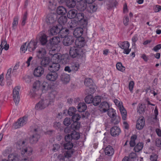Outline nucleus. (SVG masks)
I'll return each instance as SVG.
<instances>
[{
	"mask_svg": "<svg viewBox=\"0 0 161 161\" xmlns=\"http://www.w3.org/2000/svg\"><path fill=\"white\" fill-rule=\"evenodd\" d=\"M25 142L23 140L18 141L16 143L17 147L21 150V154L31 155L32 154L33 149L30 147L25 146Z\"/></svg>",
	"mask_w": 161,
	"mask_h": 161,
	"instance_id": "nucleus-2",
	"label": "nucleus"
},
{
	"mask_svg": "<svg viewBox=\"0 0 161 161\" xmlns=\"http://www.w3.org/2000/svg\"><path fill=\"white\" fill-rule=\"evenodd\" d=\"M40 35V36L39 38V40L41 44L42 45H45L47 42V36L42 32H41Z\"/></svg>",
	"mask_w": 161,
	"mask_h": 161,
	"instance_id": "nucleus-24",
	"label": "nucleus"
},
{
	"mask_svg": "<svg viewBox=\"0 0 161 161\" xmlns=\"http://www.w3.org/2000/svg\"><path fill=\"white\" fill-rule=\"evenodd\" d=\"M84 83L85 85L88 87L93 86L94 85L93 80L90 78H86L84 80Z\"/></svg>",
	"mask_w": 161,
	"mask_h": 161,
	"instance_id": "nucleus-38",
	"label": "nucleus"
},
{
	"mask_svg": "<svg viewBox=\"0 0 161 161\" xmlns=\"http://www.w3.org/2000/svg\"><path fill=\"white\" fill-rule=\"evenodd\" d=\"M117 4V2L115 0H109L108 3L107 4L108 9L112 8L114 7H116Z\"/></svg>",
	"mask_w": 161,
	"mask_h": 161,
	"instance_id": "nucleus-37",
	"label": "nucleus"
},
{
	"mask_svg": "<svg viewBox=\"0 0 161 161\" xmlns=\"http://www.w3.org/2000/svg\"><path fill=\"white\" fill-rule=\"evenodd\" d=\"M60 65L58 63L51 62L49 67V70L50 71L56 72L60 69Z\"/></svg>",
	"mask_w": 161,
	"mask_h": 161,
	"instance_id": "nucleus-13",
	"label": "nucleus"
},
{
	"mask_svg": "<svg viewBox=\"0 0 161 161\" xmlns=\"http://www.w3.org/2000/svg\"><path fill=\"white\" fill-rule=\"evenodd\" d=\"M50 62L49 58L47 57H44L41 62V64L42 66L46 67L48 64Z\"/></svg>",
	"mask_w": 161,
	"mask_h": 161,
	"instance_id": "nucleus-43",
	"label": "nucleus"
},
{
	"mask_svg": "<svg viewBox=\"0 0 161 161\" xmlns=\"http://www.w3.org/2000/svg\"><path fill=\"white\" fill-rule=\"evenodd\" d=\"M88 4V6H87L86 9L89 12L92 13L96 11L97 9V7L96 5L92 3Z\"/></svg>",
	"mask_w": 161,
	"mask_h": 161,
	"instance_id": "nucleus-28",
	"label": "nucleus"
},
{
	"mask_svg": "<svg viewBox=\"0 0 161 161\" xmlns=\"http://www.w3.org/2000/svg\"><path fill=\"white\" fill-rule=\"evenodd\" d=\"M67 18L65 16H61L58 19V22L59 25L61 26L62 25H64L67 22Z\"/></svg>",
	"mask_w": 161,
	"mask_h": 161,
	"instance_id": "nucleus-35",
	"label": "nucleus"
},
{
	"mask_svg": "<svg viewBox=\"0 0 161 161\" xmlns=\"http://www.w3.org/2000/svg\"><path fill=\"white\" fill-rule=\"evenodd\" d=\"M84 15L82 13H77L75 17V20L77 22H79L81 25H86L87 24V20L84 18Z\"/></svg>",
	"mask_w": 161,
	"mask_h": 161,
	"instance_id": "nucleus-6",
	"label": "nucleus"
},
{
	"mask_svg": "<svg viewBox=\"0 0 161 161\" xmlns=\"http://www.w3.org/2000/svg\"><path fill=\"white\" fill-rule=\"evenodd\" d=\"M158 155L155 153H152L150 156V159L151 161H156L157 160Z\"/></svg>",
	"mask_w": 161,
	"mask_h": 161,
	"instance_id": "nucleus-59",
	"label": "nucleus"
},
{
	"mask_svg": "<svg viewBox=\"0 0 161 161\" xmlns=\"http://www.w3.org/2000/svg\"><path fill=\"white\" fill-rule=\"evenodd\" d=\"M83 33V30L81 27H77L75 29L74 31V35L77 38L82 37L81 36Z\"/></svg>",
	"mask_w": 161,
	"mask_h": 161,
	"instance_id": "nucleus-21",
	"label": "nucleus"
},
{
	"mask_svg": "<svg viewBox=\"0 0 161 161\" xmlns=\"http://www.w3.org/2000/svg\"><path fill=\"white\" fill-rule=\"evenodd\" d=\"M145 120L143 117L139 118L137 120L136 125V128L139 130L142 129L144 126Z\"/></svg>",
	"mask_w": 161,
	"mask_h": 161,
	"instance_id": "nucleus-19",
	"label": "nucleus"
},
{
	"mask_svg": "<svg viewBox=\"0 0 161 161\" xmlns=\"http://www.w3.org/2000/svg\"><path fill=\"white\" fill-rule=\"evenodd\" d=\"M145 110V106L142 104H139L137 108V112L139 114H142Z\"/></svg>",
	"mask_w": 161,
	"mask_h": 161,
	"instance_id": "nucleus-52",
	"label": "nucleus"
},
{
	"mask_svg": "<svg viewBox=\"0 0 161 161\" xmlns=\"http://www.w3.org/2000/svg\"><path fill=\"white\" fill-rule=\"evenodd\" d=\"M51 89L49 84L46 82L43 81L41 83L40 90L43 93H46L48 90Z\"/></svg>",
	"mask_w": 161,
	"mask_h": 161,
	"instance_id": "nucleus-18",
	"label": "nucleus"
},
{
	"mask_svg": "<svg viewBox=\"0 0 161 161\" xmlns=\"http://www.w3.org/2000/svg\"><path fill=\"white\" fill-rule=\"evenodd\" d=\"M76 111V109L75 107H71L69 108L68 112L69 115L72 116L75 114Z\"/></svg>",
	"mask_w": 161,
	"mask_h": 161,
	"instance_id": "nucleus-54",
	"label": "nucleus"
},
{
	"mask_svg": "<svg viewBox=\"0 0 161 161\" xmlns=\"http://www.w3.org/2000/svg\"><path fill=\"white\" fill-rule=\"evenodd\" d=\"M61 80L64 84L68 83L70 79V76L68 74L65 73H63L61 75Z\"/></svg>",
	"mask_w": 161,
	"mask_h": 161,
	"instance_id": "nucleus-25",
	"label": "nucleus"
},
{
	"mask_svg": "<svg viewBox=\"0 0 161 161\" xmlns=\"http://www.w3.org/2000/svg\"><path fill=\"white\" fill-rule=\"evenodd\" d=\"M69 33V31L68 29L65 28H63L60 30L59 35L61 38H63L67 37V35Z\"/></svg>",
	"mask_w": 161,
	"mask_h": 161,
	"instance_id": "nucleus-27",
	"label": "nucleus"
},
{
	"mask_svg": "<svg viewBox=\"0 0 161 161\" xmlns=\"http://www.w3.org/2000/svg\"><path fill=\"white\" fill-rule=\"evenodd\" d=\"M80 49L75 46H73L70 48L69 54L73 58H75L79 56Z\"/></svg>",
	"mask_w": 161,
	"mask_h": 161,
	"instance_id": "nucleus-8",
	"label": "nucleus"
},
{
	"mask_svg": "<svg viewBox=\"0 0 161 161\" xmlns=\"http://www.w3.org/2000/svg\"><path fill=\"white\" fill-rule=\"evenodd\" d=\"M44 72V69L41 66H38L33 71V74L34 76L36 77H40L42 76Z\"/></svg>",
	"mask_w": 161,
	"mask_h": 161,
	"instance_id": "nucleus-11",
	"label": "nucleus"
},
{
	"mask_svg": "<svg viewBox=\"0 0 161 161\" xmlns=\"http://www.w3.org/2000/svg\"><path fill=\"white\" fill-rule=\"evenodd\" d=\"M66 5L69 8H74L76 5V1L75 0H66Z\"/></svg>",
	"mask_w": 161,
	"mask_h": 161,
	"instance_id": "nucleus-39",
	"label": "nucleus"
},
{
	"mask_svg": "<svg viewBox=\"0 0 161 161\" xmlns=\"http://www.w3.org/2000/svg\"><path fill=\"white\" fill-rule=\"evenodd\" d=\"M58 74L56 72L50 71L46 75V79L51 82H55L58 78Z\"/></svg>",
	"mask_w": 161,
	"mask_h": 161,
	"instance_id": "nucleus-7",
	"label": "nucleus"
},
{
	"mask_svg": "<svg viewBox=\"0 0 161 161\" xmlns=\"http://www.w3.org/2000/svg\"><path fill=\"white\" fill-rule=\"evenodd\" d=\"M134 82L133 81H132L130 82L129 84V88L130 91L132 92L134 86Z\"/></svg>",
	"mask_w": 161,
	"mask_h": 161,
	"instance_id": "nucleus-62",
	"label": "nucleus"
},
{
	"mask_svg": "<svg viewBox=\"0 0 161 161\" xmlns=\"http://www.w3.org/2000/svg\"><path fill=\"white\" fill-rule=\"evenodd\" d=\"M56 21V18H54L53 15L52 14H50L47 15L45 19V22L46 23L49 27L52 25Z\"/></svg>",
	"mask_w": 161,
	"mask_h": 161,
	"instance_id": "nucleus-9",
	"label": "nucleus"
},
{
	"mask_svg": "<svg viewBox=\"0 0 161 161\" xmlns=\"http://www.w3.org/2000/svg\"><path fill=\"white\" fill-rule=\"evenodd\" d=\"M63 147L67 151H64L62 153L60 154L58 157L60 161L65 160L66 158L69 159L71 158L74 153L71 148L73 147V143L71 142H66L63 145Z\"/></svg>",
	"mask_w": 161,
	"mask_h": 161,
	"instance_id": "nucleus-1",
	"label": "nucleus"
},
{
	"mask_svg": "<svg viewBox=\"0 0 161 161\" xmlns=\"http://www.w3.org/2000/svg\"><path fill=\"white\" fill-rule=\"evenodd\" d=\"M105 153L106 155L108 156H111L114 153V150L112 147L108 146L105 149Z\"/></svg>",
	"mask_w": 161,
	"mask_h": 161,
	"instance_id": "nucleus-31",
	"label": "nucleus"
},
{
	"mask_svg": "<svg viewBox=\"0 0 161 161\" xmlns=\"http://www.w3.org/2000/svg\"><path fill=\"white\" fill-rule=\"evenodd\" d=\"M108 111V114L110 118H114V116L116 115L115 110L113 108H109L107 110Z\"/></svg>",
	"mask_w": 161,
	"mask_h": 161,
	"instance_id": "nucleus-46",
	"label": "nucleus"
},
{
	"mask_svg": "<svg viewBox=\"0 0 161 161\" xmlns=\"http://www.w3.org/2000/svg\"><path fill=\"white\" fill-rule=\"evenodd\" d=\"M86 105L84 103H80L78 106V110L80 112L85 111L86 109Z\"/></svg>",
	"mask_w": 161,
	"mask_h": 161,
	"instance_id": "nucleus-33",
	"label": "nucleus"
},
{
	"mask_svg": "<svg viewBox=\"0 0 161 161\" xmlns=\"http://www.w3.org/2000/svg\"><path fill=\"white\" fill-rule=\"evenodd\" d=\"M115 105L119 108V110L124 108L122 101H114Z\"/></svg>",
	"mask_w": 161,
	"mask_h": 161,
	"instance_id": "nucleus-57",
	"label": "nucleus"
},
{
	"mask_svg": "<svg viewBox=\"0 0 161 161\" xmlns=\"http://www.w3.org/2000/svg\"><path fill=\"white\" fill-rule=\"evenodd\" d=\"M121 114L122 119L124 120L126 119L127 118V112L124 108L119 110Z\"/></svg>",
	"mask_w": 161,
	"mask_h": 161,
	"instance_id": "nucleus-48",
	"label": "nucleus"
},
{
	"mask_svg": "<svg viewBox=\"0 0 161 161\" xmlns=\"http://www.w3.org/2000/svg\"><path fill=\"white\" fill-rule=\"evenodd\" d=\"M78 22L75 20H71V22L69 24L68 27L71 29H74L76 26Z\"/></svg>",
	"mask_w": 161,
	"mask_h": 161,
	"instance_id": "nucleus-47",
	"label": "nucleus"
},
{
	"mask_svg": "<svg viewBox=\"0 0 161 161\" xmlns=\"http://www.w3.org/2000/svg\"><path fill=\"white\" fill-rule=\"evenodd\" d=\"M99 106L100 108H103V110L104 112H106L109 107L108 103L106 101H103Z\"/></svg>",
	"mask_w": 161,
	"mask_h": 161,
	"instance_id": "nucleus-30",
	"label": "nucleus"
},
{
	"mask_svg": "<svg viewBox=\"0 0 161 161\" xmlns=\"http://www.w3.org/2000/svg\"><path fill=\"white\" fill-rule=\"evenodd\" d=\"M64 139L66 142H71L72 140L71 135L69 134L66 135L65 136Z\"/></svg>",
	"mask_w": 161,
	"mask_h": 161,
	"instance_id": "nucleus-60",
	"label": "nucleus"
},
{
	"mask_svg": "<svg viewBox=\"0 0 161 161\" xmlns=\"http://www.w3.org/2000/svg\"><path fill=\"white\" fill-rule=\"evenodd\" d=\"M136 138L137 136L136 135H134L131 136L130 142V144L131 147H133L135 146L136 144L135 140L136 139Z\"/></svg>",
	"mask_w": 161,
	"mask_h": 161,
	"instance_id": "nucleus-49",
	"label": "nucleus"
},
{
	"mask_svg": "<svg viewBox=\"0 0 161 161\" xmlns=\"http://www.w3.org/2000/svg\"><path fill=\"white\" fill-rule=\"evenodd\" d=\"M27 120V117L25 116L20 118L18 119L17 122L14 124L12 126L13 128L14 129L20 128L26 124Z\"/></svg>",
	"mask_w": 161,
	"mask_h": 161,
	"instance_id": "nucleus-4",
	"label": "nucleus"
},
{
	"mask_svg": "<svg viewBox=\"0 0 161 161\" xmlns=\"http://www.w3.org/2000/svg\"><path fill=\"white\" fill-rule=\"evenodd\" d=\"M161 48V44H159L155 46L152 50L156 52H157Z\"/></svg>",
	"mask_w": 161,
	"mask_h": 161,
	"instance_id": "nucleus-63",
	"label": "nucleus"
},
{
	"mask_svg": "<svg viewBox=\"0 0 161 161\" xmlns=\"http://www.w3.org/2000/svg\"><path fill=\"white\" fill-rule=\"evenodd\" d=\"M50 103V101H39L36 104L35 108L36 110H42L47 106Z\"/></svg>",
	"mask_w": 161,
	"mask_h": 161,
	"instance_id": "nucleus-12",
	"label": "nucleus"
},
{
	"mask_svg": "<svg viewBox=\"0 0 161 161\" xmlns=\"http://www.w3.org/2000/svg\"><path fill=\"white\" fill-rule=\"evenodd\" d=\"M40 136L37 134H35L32 135L30 138V142L31 144H35L36 143L40 138Z\"/></svg>",
	"mask_w": 161,
	"mask_h": 161,
	"instance_id": "nucleus-26",
	"label": "nucleus"
},
{
	"mask_svg": "<svg viewBox=\"0 0 161 161\" xmlns=\"http://www.w3.org/2000/svg\"><path fill=\"white\" fill-rule=\"evenodd\" d=\"M66 12V9L63 6H59L57 8V13L58 14L64 15Z\"/></svg>",
	"mask_w": 161,
	"mask_h": 161,
	"instance_id": "nucleus-34",
	"label": "nucleus"
},
{
	"mask_svg": "<svg viewBox=\"0 0 161 161\" xmlns=\"http://www.w3.org/2000/svg\"><path fill=\"white\" fill-rule=\"evenodd\" d=\"M60 28H59L58 26H53L50 30V34L53 35H55L59 33Z\"/></svg>",
	"mask_w": 161,
	"mask_h": 161,
	"instance_id": "nucleus-40",
	"label": "nucleus"
},
{
	"mask_svg": "<svg viewBox=\"0 0 161 161\" xmlns=\"http://www.w3.org/2000/svg\"><path fill=\"white\" fill-rule=\"evenodd\" d=\"M18 18L17 16L14 17L13 19V21L12 23V28L15 29L18 24Z\"/></svg>",
	"mask_w": 161,
	"mask_h": 161,
	"instance_id": "nucleus-55",
	"label": "nucleus"
},
{
	"mask_svg": "<svg viewBox=\"0 0 161 161\" xmlns=\"http://www.w3.org/2000/svg\"><path fill=\"white\" fill-rule=\"evenodd\" d=\"M46 53V51L45 48H40L36 53V55L38 58H42L45 56Z\"/></svg>",
	"mask_w": 161,
	"mask_h": 161,
	"instance_id": "nucleus-23",
	"label": "nucleus"
},
{
	"mask_svg": "<svg viewBox=\"0 0 161 161\" xmlns=\"http://www.w3.org/2000/svg\"><path fill=\"white\" fill-rule=\"evenodd\" d=\"M60 41V38L58 36H54L50 40V43L52 45L58 44Z\"/></svg>",
	"mask_w": 161,
	"mask_h": 161,
	"instance_id": "nucleus-32",
	"label": "nucleus"
},
{
	"mask_svg": "<svg viewBox=\"0 0 161 161\" xmlns=\"http://www.w3.org/2000/svg\"><path fill=\"white\" fill-rule=\"evenodd\" d=\"M63 122L64 125L68 126L71 124V120L69 118H66L64 119Z\"/></svg>",
	"mask_w": 161,
	"mask_h": 161,
	"instance_id": "nucleus-58",
	"label": "nucleus"
},
{
	"mask_svg": "<svg viewBox=\"0 0 161 161\" xmlns=\"http://www.w3.org/2000/svg\"><path fill=\"white\" fill-rule=\"evenodd\" d=\"M121 131L120 128L116 126L113 127L110 129V134L113 136H119Z\"/></svg>",
	"mask_w": 161,
	"mask_h": 161,
	"instance_id": "nucleus-16",
	"label": "nucleus"
},
{
	"mask_svg": "<svg viewBox=\"0 0 161 161\" xmlns=\"http://www.w3.org/2000/svg\"><path fill=\"white\" fill-rule=\"evenodd\" d=\"M116 67L118 70L123 72L125 69V67L123 66L121 62L118 63L116 65Z\"/></svg>",
	"mask_w": 161,
	"mask_h": 161,
	"instance_id": "nucleus-50",
	"label": "nucleus"
},
{
	"mask_svg": "<svg viewBox=\"0 0 161 161\" xmlns=\"http://www.w3.org/2000/svg\"><path fill=\"white\" fill-rule=\"evenodd\" d=\"M71 136L72 139L78 140L80 137L79 134L76 131H74L71 134Z\"/></svg>",
	"mask_w": 161,
	"mask_h": 161,
	"instance_id": "nucleus-51",
	"label": "nucleus"
},
{
	"mask_svg": "<svg viewBox=\"0 0 161 161\" xmlns=\"http://www.w3.org/2000/svg\"><path fill=\"white\" fill-rule=\"evenodd\" d=\"M80 1L77 4V8L78 10L81 11H84L86 8L87 5L84 1Z\"/></svg>",
	"mask_w": 161,
	"mask_h": 161,
	"instance_id": "nucleus-20",
	"label": "nucleus"
},
{
	"mask_svg": "<svg viewBox=\"0 0 161 161\" xmlns=\"http://www.w3.org/2000/svg\"><path fill=\"white\" fill-rule=\"evenodd\" d=\"M27 12L25 13L23 15V16L22 19V22L21 25L22 26H24L26 23V21L27 19Z\"/></svg>",
	"mask_w": 161,
	"mask_h": 161,
	"instance_id": "nucleus-56",
	"label": "nucleus"
},
{
	"mask_svg": "<svg viewBox=\"0 0 161 161\" xmlns=\"http://www.w3.org/2000/svg\"><path fill=\"white\" fill-rule=\"evenodd\" d=\"M8 159L10 161H18L19 157L17 155L10 154L8 156Z\"/></svg>",
	"mask_w": 161,
	"mask_h": 161,
	"instance_id": "nucleus-41",
	"label": "nucleus"
},
{
	"mask_svg": "<svg viewBox=\"0 0 161 161\" xmlns=\"http://www.w3.org/2000/svg\"><path fill=\"white\" fill-rule=\"evenodd\" d=\"M72 71L75 73L78 71L80 69V65L78 63H73L71 66Z\"/></svg>",
	"mask_w": 161,
	"mask_h": 161,
	"instance_id": "nucleus-36",
	"label": "nucleus"
},
{
	"mask_svg": "<svg viewBox=\"0 0 161 161\" xmlns=\"http://www.w3.org/2000/svg\"><path fill=\"white\" fill-rule=\"evenodd\" d=\"M20 87L19 86L15 87L13 90V97L14 101H19L20 98L19 95Z\"/></svg>",
	"mask_w": 161,
	"mask_h": 161,
	"instance_id": "nucleus-15",
	"label": "nucleus"
},
{
	"mask_svg": "<svg viewBox=\"0 0 161 161\" xmlns=\"http://www.w3.org/2000/svg\"><path fill=\"white\" fill-rule=\"evenodd\" d=\"M80 116L78 114H75L73 115L72 119L74 122H76L80 118Z\"/></svg>",
	"mask_w": 161,
	"mask_h": 161,
	"instance_id": "nucleus-53",
	"label": "nucleus"
},
{
	"mask_svg": "<svg viewBox=\"0 0 161 161\" xmlns=\"http://www.w3.org/2000/svg\"><path fill=\"white\" fill-rule=\"evenodd\" d=\"M41 83L39 80H36L34 82L33 84V89L38 90L40 89Z\"/></svg>",
	"mask_w": 161,
	"mask_h": 161,
	"instance_id": "nucleus-44",
	"label": "nucleus"
},
{
	"mask_svg": "<svg viewBox=\"0 0 161 161\" xmlns=\"http://www.w3.org/2000/svg\"><path fill=\"white\" fill-rule=\"evenodd\" d=\"M51 62L56 63H61L62 64H66L67 62V58L64 54L57 53L52 56Z\"/></svg>",
	"mask_w": 161,
	"mask_h": 161,
	"instance_id": "nucleus-3",
	"label": "nucleus"
},
{
	"mask_svg": "<svg viewBox=\"0 0 161 161\" xmlns=\"http://www.w3.org/2000/svg\"><path fill=\"white\" fill-rule=\"evenodd\" d=\"M85 44V41L83 37H79L77 38L75 42V47L80 49L84 47Z\"/></svg>",
	"mask_w": 161,
	"mask_h": 161,
	"instance_id": "nucleus-10",
	"label": "nucleus"
},
{
	"mask_svg": "<svg viewBox=\"0 0 161 161\" xmlns=\"http://www.w3.org/2000/svg\"><path fill=\"white\" fill-rule=\"evenodd\" d=\"M156 145L158 147H161V139H157L155 141Z\"/></svg>",
	"mask_w": 161,
	"mask_h": 161,
	"instance_id": "nucleus-64",
	"label": "nucleus"
},
{
	"mask_svg": "<svg viewBox=\"0 0 161 161\" xmlns=\"http://www.w3.org/2000/svg\"><path fill=\"white\" fill-rule=\"evenodd\" d=\"M28 49L27 46H26V43L21 46L20 48L21 51L23 53H25Z\"/></svg>",
	"mask_w": 161,
	"mask_h": 161,
	"instance_id": "nucleus-61",
	"label": "nucleus"
},
{
	"mask_svg": "<svg viewBox=\"0 0 161 161\" xmlns=\"http://www.w3.org/2000/svg\"><path fill=\"white\" fill-rule=\"evenodd\" d=\"M9 47V46L7 44V42L5 40H2L1 45H0V55L2 53V51L3 49L5 50H7Z\"/></svg>",
	"mask_w": 161,
	"mask_h": 161,
	"instance_id": "nucleus-22",
	"label": "nucleus"
},
{
	"mask_svg": "<svg viewBox=\"0 0 161 161\" xmlns=\"http://www.w3.org/2000/svg\"><path fill=\"white\" fill-rule=\"evenodd\" d=\"M120 117L117 115H115L114 118H112L111 119V122L114 125L117 124L119 123L120 121Z\"/></svg>",
	"mask_w": 161,
	"mask_h": 161,
	"instance_id": "nucleus-45",
	"label": "nucleus"
},
{
	"mask_svg": "<svg viewBox=\"0 0 161 161\" xmlns=\"http://www.w3.org/2000/svg\"><path fill=\"white\" fill-rule=\"evenodd\" d=\"M118 45L121 48L124 50L123 53L124 54H128L131 51V49L129 48L130 44L127 41L119 42L118 43Z\"/></svg>",
	"mask_w": 161,
	"mask_h": 161,
	"instance_id": "nucleus-5",
	"label": "nucleus"
},
{
	"mask_svg": "<svg viewBox=\"0 0 161 161\" xmlns=\"http://www.w3.org/2000/svg\"><path fill=\"white\" fill-rule=\"evenodd\" d=\"M77 11L76 10L73 9L70 10L67 14V16L69 18L73 19L75 18Z\"/></svg>",
	"mask_w": 161,
	"mask_h": 161,
	"instance_id": "nucleus-29",
	"label": "nucleus"
},
{
	"mask_svg": "<svg viewBox=\"0 0 161 161\" xmlns=\"http://www.w3.org/2000/svg\"><path fill=\"white\" fill-rule=\"evenodd\" d=\"M143 146V144L142 143L139 142L134 148V150L136 152H138L142 150Z\"/></svg>",
	"mask_w": 161,
	"mask_h": 161,
	"instance_id": "nucleus-42",
	"label": "nucleus"
},
{
	"mask_svg": "<svg viewBox=\"0 0 161 161\" xmlns=\"http://www.w3.org/2000/svg\"><path fill=\"white\" fill-rule=\"evenodd\" d=\"M37 45V42L32 39L27 46L28 50L31 52L33 51L36 48Z\"/></svg>",
	"mask_w": 161,
	"mask_h": 161,
	"instance_id": "nucleus-17",
	"label": "nucleus"
},
{
	"mask_svg": "<svg viewBox=\"0 0 161 161\" xmlns=\"http://www.w3.org/2000/svg\"><path fill=\"white\" fill-rule=\"evenodd\" d=\"M63 41V44L66 46H69L72 44V43L74 42V37L71 36H68L67 37L64 38Z\"/></svg>",
	"mask_w": 161,
	"mask_h": 161,
	"instance_id": "nucleus-14",
	"label": "nucleus"
}]
</instances>
